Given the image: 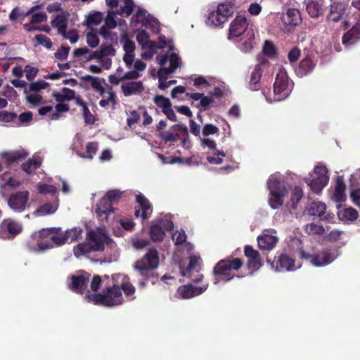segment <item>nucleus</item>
Returning <instances> with one entry per match:
<instances>
[{
  "label": "nucleus",
  "instance_id": "f257e3e1",
  "mask_svg": "<svg viewBox=\"0 0 360 360\" xmlns=\"http://www.w3.org/2000/svg\"><path fill=\"white\" fill-rule=\"evenodd\" d=\"M65 244V238L62 236L59 227L43 228L34 232L26 243V247L32 252H42L49 249Z\"/></svg>",
  "mask_w": 360,
  "mask_h": 360
},
{
  "label": "nucleus",
  "instance_id": "f03ea898",
  "mask_svg": "<svg viewBox=\"0 0 360 360\" xmlns=\"http://www.w3.org/2000/svg\"><path fill=\"white\" fill-rule=\"evenodd\" d=\"M159 262V252L155 248H150L141 259L135 262L134 269L143 277L139 282L140 288H144L150 278H155L153 271L158 268Z\"/></svg>",
  "mask_w": 360,
  "mask_h": 360
},
{
  "label": "nucleus",
  "instance_id": "7ed1b4c3",
  "mask_svg": "<svg viewBox=\"0 0 360 360\" xmlns=\"http://www.w3.org/2000/svg\"><path fill=\"white\" fill-rule=\"evenodd\" d=\"M105 238L106 236L100 232L94 230L88 231L85 241L74 248L75 256L79 257L92 252L103 251Z\"/></svg>",
  "mask_w": 360,
  "mask_h": 360
},
{
  "label": "nucleus",
  "instance_id": "20e7f679",
  "mask_svg": "<svg viewBox=\"0 0 360 360\" xmlns=\"http://www.w3.org/2000/svg\"><path fill=\"white\" fill-rule=\"evenodd\" d=\"M243 261L240 258H231V257L221 259L214 266L213 274L215 276L214 283L217 284L220 281L228 282L234 278L231 274V270H238L243 265Z\"/></svg>",
  "mask_w": 360,
  "mask_h": 360
},
{
  "label": "nucleus",
  "instance_id": "39448f33",
  "mask_svg": "<svg viewBox=\"0 0 360 360\" xmlns=\"http://www.w3.org/2000/svg\"><path fill=\"white\" fill-rule=\"evenodd\" d=\"M267 187L270 191L269 205L273 209H278L283 204L284 197L287 193L286 188L279 179L272 176L268 180Z\"/></svg>",
  "mask_w": 360,
  "mask_h": 360
},
{
  "label": "nucleus",
  "instance_id": "423d86ee",
  "mask_svg": "<svg viewBox=\"0 0 360 360\" xmlns=\"http://www.w3.org/2000/svg\"><path fill=\"white\" fill-rule=\"evenodd\" d=\"M293 82L290 81L287 72L284 70H280L276 75L274 84V93L275 99L281 101L287 98L292 91Z\"/></svg>",
  "mask_w": 360,
  "mask_h": 360
},
{
  "label": "nucleus",
  "instance_id": "0eeeda50",
  "mask_svg": "<svg viewBox=\"0 0 360 360\" xmlns=\"http://www.w3.org/2000/svg\"><path fill=\"white\" fill-rule=\"evenodd\" d=\"M328 181V169L323 165L316 166L311 178L306 179V183L315 193H320Z\"/></svg>",
  "mask_w": 360,
  "mask_h": 360
},
{
  "label": "nucleus",
  "instance_id": "6e6552de",
  "mask_svg": "<svg viewBox=\"0 0 360 360\" xmlns=\"http://www.w3.org/2000/svg\"><path fill=\"white\" fill-rule=\"evenodd\" d=\"M267 262L270 263L271 267L276 271H292L298 268L295 266V259L286 253L278 254L272 262L267 259Z\"/></svg>",
  "mask_w": 360,
  "mask_h": 360
},
{
  "label": "nucleus",
  "instance_id": "1a4fd4ad",
  "mask_svg": "<svg viewBox=\"0 0 360 360\" xmlns=\"http://www.w3.org/2000/svg\"><path fill=\"white\" fill-rule=\"evenodd\" d=\"M22 231V224L11 219H4L0 224V238L3 240H12Z\"/></svg>",
  "mask_w": 360,
  "mask_h": 360
},
{
  "label": "nucleus",
  "instance_id": "9d476101",
  "mask_svg": "<svg viewBox=\"0 0 360 360\" xmlns=\"http://www.w3.org/2000/svg\"><path fill=\"white\" fill-rule=\"evenodd\" d=\"M269 67V62L266 60H262L256 65L251 72L248 83V88L251 91H258L261 89L260 80L265 68Z\"/></svg>",
  "mask_w": 360,
  "mask_h": 360
},
{
  "label": "nucleus",
  "instance_id": "9b49d317",
  "mask_svg": "<svg viewBox=\"0 0 360 360\" xmlns=\"http://www.w3.org/2000/svg\"><path fill=\"white\" fill-rule=\"evenodd\" d=\"M244 255L248 259L247 268L252 271H257L264 265L259 252L252 246L246 245L244 247Z\"/></svg>",
  "mask_w": 360,
  "mask_h": 360
},
{
  "label": "nucleus",
  "instance_id": "f8f14e48",
  "mask_svg": "<svg viewBox=\"0 0 360 360\" xmlns=\"http://www.w3.org/2000/svg\"><path fill=\"white\" fill-rule=\"evenodd\" d=\"M208 287V284L195 287L192 284L182 285L179 287L175 297L179 299L188 300L202 294Z\"/></svg>",
  "mask_w": 360,
  "mask_h": 360
},
{
  "label": "nucleus",
  "instance_id": "ddd939ff",
  "mask_svg": "<svg viewBox=\"0 0 360 360\" xmlns=\"http://www.w3.org/2000/svg\"><path fill=\"white\" fill-rule=\"evenodd\" d=\"M29 195L30 193L27 191H18L10 195L8 204L14 211L22 212L26 208Z\"/></svg>",
  "mask_w": 360,
  "mask_h": 360
},
{
  "label": "nucleus",
  "instance_id": "4468645a",
  "mask_svg": "<svg viewBox=\"0 0 360 360\" xmlns=\"http://www.w3.org/2000/svg\"><path fill=\"white\" fill-rule=\"evenodd\" d=\"M90 274L84 271H79L70 277L71 283L69 288L75 292L82 294L89 280Z\"/></svg>",
  "mask_w": 360,
  "mask_h": 360
},
{
  "label": "nucleus",
  "instance_id": "2eb2a0df",
  "mask_svg": "<svg viewBox=\"0 0 360 360\" xmlns=\"http://www.w3.org/2000/svg\"><path fill=\"white\" fill-rule=\"evenodd\" d=\"M136 200L139 206L135 207L134 215L141 217L143 219H148L153 212V207L150 201L141 193L136 195Z\"/></svg>",
  "mask_w": 360,
  "mask_h": 360
},
{
  "label": "nucleus",
  "instance_id": "dca6fc26",
  "mask_svg": "<svg viewBox=\"0 0 360 360\" xmlns=\"http://www.w3.org/2000/svg\"><path fill=\"white\" fill-rule=\"evenodd\" d=\"M104 295L106 297V307H112L121 304L123 301V296L121 289L118 285L107 287L103 290Z\"/></svg>",
  "mask_w": 360,
  "mask_h": 360
},
{
  "label": "nucleus",
  "instance_id": "f3484780",
  "mask_svg": "<svg viewBox=\"0 0 360 360\" xmlns=\"http://www.w3.org/2000/svg\"><path fill=\"white\" fill-rule=\"evenodd\" d=\"M248 22L245 16L237 15L231 22L229 27V36L231 37H238L242 34H245L249 30Z\"/></svg>",
  "mask_w": 360,
  "mask_h": 360
},
{
  "label": "nucleus",
  "instance_id": "a211bd4d",
  "mask_svg": "<svg viewBox=\"0 0 360 360\" xmlns=\"http://www.w3.org/2000/svg\"><path fill=\"white\" fill-rule=\"evenodd\" d=\"M336 258L335 252L332 249H323L315 254L311 260V264L315 266H324L332 263Z\"/></svg>",
  "mask_w": 360,
  "mask_h": 360
},
{
  "label": "nucleus",
  "instance_id": "6ab92c4d",
  "mask_svg": "<svg viewBox=\"0 0 360 360\" xmlns=\"http://www.w3.org/2000/svg\"><path fill=\"white\" fill-rule=\"evenodd\" d=\"M144 85L142 81H131L123 82L121 90L124 96L141 95L144 91Z\"/></svg>",
  "mask_w": 360,
  "mask_h": 360
},
{
  "label": "nucleus",
  "instance_id": "aec40b11",
  "mask_svg": "<svg viewBox=\"0 0 360 360\" xmlns=\"http://www.w3.org/2000/svg\"><path fill=\"white\" fill-rule=\"evenodd\" d=\"M281 20L286 26L291 27L297 26L302 22L300 12L296 8H288L286 12L283 13Z\"/></svg>",
  "mask_w": 360,
  "mask_h": 360
},
{
  "label": "nucleus",
  "instance_id": "412c9836",
  "mask_svg": "<svg viewBox=\"0 0 360 360\" xmlns=\"http://www.w3.org/2000/svg\"><path fill=\"white\" fill-rule=\"evenodd\" d=\"M186 96L193 101H200L199 104L195 105L197 108H200V111L209 110L214 103L212 96H205L203 93H186Z\"/></svg>",
  "mask_w": 360,
  "mask_h": 360
},
{
  "label": "nucleus",
  "instance_id": "4be33fe9",
  "mask_svg": "<svg viewBox=\"0 0 360 360\" xmlns=\"http://www.w3.org/2000/svg\"><path fill=\"white\" fill-rule=\"evenodd\" d=\"M28 155L24 150L5 151L0 153V157L4 160L7 166L13 163H18Z\"/></svg>",
  "mask_w": 360,
  "mask_h": 360
},
{
  "label": "nucleus",
  "instance_id": "5701e85b",
  "mask_svg": "<svg viewBox=\"0 0 360 360\" xmlns=\"http://www.w3.org/2000/svg\"><path fill=\"white\" fill-rule=\"evenodd\" d=\"M360 40V21L352 27L342 37V42L345 46L352 45Z\"/></svg>",
  "mask_w": 360,
  "mask_h": 360
},
{
  "label": "nucleus",
  "instance_id": "b1692460",
  "mask_svg": "<svg viewBox=\"0 0 360 360\" xmlns=\"http://www.w3.org/2000/svg\"><path fill=\"white\" fill-rule=\"evenodd\" d=\"M112 204L105 197H103L96 204V213L102 219H107L108 216L114 212Z\"/></svg>",
  "mask_w": 360,
  "mask_h": 360
},
{
  "label": "nucleus",
  "instance_id": "393cba45",
  "mask_svg": "<svg viewBox=\"0 0 360 360\" xmlns=\"http://www.w3.org/2000/svg\"><path fill=\"white\" fill-rule=\"evenodd\" d=\"M278 239L276 236L263 234L257 238L258 246L261 250H271L277 244Z\"/></svg>",
  "mask_w": 360,
  "mask_h": 360
},
{
  "label": "nucleus",
  "instance_id": "a878e982",
  "mask_svg": "<svg viewBox=\"0 0 360 360\" xmlns=\"http://www.w3.org/2000/svg\"><path fill=\"white\" fill-rule=\"evenodd\" d=\"M346 186L342 176H338L335 181V191L333 198L335 202H342L345 200V193Z\"/></svg>",
  "mask_w": 360,
  "mask_h": 360
},
{
  "label": "nucleus",
  "instance_id": "bb28decb",
  "mask_svg": "<svg viewBox=\"0 0 360 360\" xmlns=\"http://www.w3.org/2000/svg\"><path fill=\"white\" fill-rule=\"evenodd\" d=\"M122 276V274H113L112 276V279L113 281L115 280L116 277ZM124 281L122 282L121 285L120 286L121 291L122 290L127 297H131L130 300H134L135 298L134 296H133L135 293L136 288L135 287L129 282V277L127 276H123Z\"/></svg>",
  "mask_w": 360,
  "mask_h": 360
},
{
  "label": "nucleus",
  "instance_id": "cd10ccee",
  "mask_svg": "<svg viewBox=\"0 0 360 360\" xmlns=\"http://www.w3.org/2000/svg\"><path fill=\"white\" fill-rule=\"evenodd\" d=\"M314 67L315 63H314L311 58L307 56L300 61L298 68L296 69V72L300 77H304L310 73Z\"/></svg>",
  "mask_w": 360,
  "mask_h": 360
},
{
  "label": "nucleus",
  "instance_id": "c85d7f7f",
  "mask_svg": "<svg viewBox=\"0 0 360 360\" xmlns=\"http://www.w3.org/2000/svg\"><path fill=\"white\" fill-rule=\"evenodd\" d=\"M68 15H58L51 21V25L53 27L56 28L59 34H65L67 31L68 19Z\"/></svg>",
  "mask_w": 360,
  "mask_h": 360
},
{
  "label": "nucleus",
  "instance_id": "c756f323",
  "mask_svg": "<svg viewBox=\"0 0 360 360\" xmlns=\"http://www.w3.org/2000/svg\"><path fill=\"white\" fill-rule=\"evenodd\" d=\"M340 220L345 222H352L357 219L358 212L352 207L344 208L338 212Z\"/></svg>",
  "mask_w": 360,
  "mask_h": 360
},
{
  "label": "nucleus",
  "instance_id": "7c9ffc66",
  "mask_svg": "<svg viewBox=\"0 0 360 360\" xmlns=\"http://www.w3.org/2000/svg\"><path fill=\"white\" fill-rule=\"evenodd\" d=\"M303 197V191L299 186H295L292 191L290 201L287 205L289 207L290 212L297 210V205Z\"/></svg>",
  "mask_w": 360,
  "mask_h": 360
},
{
  "label": "nucleus",
  "instance_id": "2f4dec72",
  "mask_svg": "<svg viewBox=\"0 0 360 360\" xmlns=\"http://www.w3.org/2000/svg\"><path fill=\"white\" fill-rule=\"evenodd\" d=\"M41 165V160L39 157L28 159L24 162L21 167L22 169L28 174H31L35 172Z\"/></svg>",
  "mask_w": 360,
  "mask_h": 360
},
{
  "label": "nucleus",
  "instance_id": "473e14b6",
  "mask_svg": "<svg viewBox=\"0 0 360 360\" xmlns=\"http://www.w3.org/2000/svg\"><path fill=\"white\" fill-rule=\"evenodd\" d=\"M242 50L248 53L254 47L255 44V33L252 29H250L242 39Z\"/></svg>",
  "mask_w": 360,
  "mask_h": 360
},
{
  "label": "nucleus",
  "instance_id": "72a5a7b5",
  "mask_svg": "<svg viewBox=\"0 0 360 360\" xmlns=\"http://www.w3.org/2000/svg\"><path fill=\"white\" fill-rule=\"evenodd\" d=\"M224 22V17L217 10L211 11L206 19V24L209 26L219 27Z\"/></svg>",
  "mask_w": 360,
  "mask_h": 360
},
{
  "label": "nucleus",
  "instance_id": "f704fd0d",
  "mask_svg": "<svg viewBox=\"0 0 360 360\" xmlns=\"http://www.w3.org/2000/svg\"><path fill=\"white\" fill-rule=\"evenodd\" d=\"M308 214L312 216L321 217L326 210V205L321 202H312L307 208Z\"/></svg>",
  "mask_w": 360,
  "mask_h": 360
},
{
  "label": "nucleus",
  "instance_id": "c9c22d12",
  "mask_svg": "<svg viewBox=\"0 0 360 360\" xmlns=\"http://www.w3.org/2000/svg\"><path fill=\"white\" fill-rule=\"evenodd\" d=\"M165 236V233L162 226L159 224H153L150 229V237L155 242H161Z\"/></svg>",
  "mask_w": 360,
  "mask_h": 360
},
{
  "label": "nucleus",
  "instance_id": "e433bc0d",
  "mask_svg": "<svg viewBox=\"0 0 360 360\" xmlns=\"http://www.w3.org/2000/svg\"><path fill=\"white\" fill-rule=\"evenodd\" d=\"M124 3L123 6H120V9L116 11L117 15L128 17L131 15L135 8V4L133 0H121Z\"/></svg>",
  "mask_w": 360,
  "mask_h": 360
},
{
  "label": "nucleus",
  "instance_id": "4c0bfd02",
  "mask_svg": "<svg viewBox=\"0 0 360 360\" xmlns=\"http://www.w3.org/2000/svg\"><path fill=\"white\" fill-rule=\"evenodd\" d=\"M85 300L88 302H92L94 304L102 305L106 307L107 300L104 295L103 291L102 293H92L85 295Z\"/></svg>",
  "mask_w": 360,
  "mask_h": 360
},
{
  "label": "nucleus",
  "instance_id": "58836bf2",
  "mask_svg": "<svg viewBox=\"0 0 360 360\" xmlns=\"http://www.w3.org/2000/svg\"><path fill=\"white\" fill-rule=\"evenodd\" d=\"M81 79L84 82H90L91 88L94 89L96 91H97L99 89H101L103 83L105 84H106L103 78L92 77L89 75L82 77Z\"/></svg>",
  "mask_w": 360,
  "mask_h": 360
},
{
  "label": "nucleus",
  "instance_id": "ea45409f",
  "mask_svg": "<svg viewBox=\"0 0 360 360\" xmlns=\"http://www.w3.org/2000/svg\"><path fill=\"white\" fill-rule=\"evenodd\" d=\"M82 229L81 228H73L65 231H62V236L65 238V243L67 242L72 243L77 240L82 235Z\"/></svg>",
  "mask_w": 360,
  "mask_h": 360
},
{
  "label": "nucleus",
  "instance_id": "a19ab883",
  "mask_svg": "<svg viewBox=\"0 0 360 360\" xmlns=\"http://www.w3.org/2000/svg\"><path fill=\"white\" fill-rule=\"evenodd\" d=\"M307 11L312 18H318L322 14V7L317 1H311L307 5Z\"/></svg>",
  "mask_w": 360,
  "mask_h": 360
},
{
  "label": "nucleus",
  "instance_id": "79ce46f5",
  "mask_svg": "<svg viewBox=\"0 0 360 360\" xmlns=\"http://www.w3.org/2000/svg\"><path fill=\"white\" fill-rule=\"evenodd\" d=\"M172 130L174 131H177L178 132L176 134H179V139H181L182 142L184 143H185L186 141L189 138L188 128H187V127L186 125L179 124H174L172 127Z\"/></svg>",
  "mask_w": 360,
  "mask_h": 360
},
{
  "label": "nucleus",
  "instance_id": "37998d69",
  "mask_svg": "<svg viewBox=\"0 0 360 360\" xmlns=\"http://www.w3.org/2000/svg\"><path fill=\"white\" fill-rule=\"evenodd\" d=\"M48 86L49 83L44 80H39L36 82L30 83L28 86V89L25 88L24 89V93L27 94L28 92H39L41 89H46Z\"/></svg>",
  "mask_w": 360,
  "mask_h": 360
},
{
  "label": "nucleus",
  "instance_id": "c03bdc74",
  "mask_svg": "<svg viewBox=\"0 0 360 360\" xmlns=\"http://www.w3.org/2000/svg\"><path fill=\"white\" fill-rule=\"evenodd\" d=\"M217 11L221 14V16L224 17L225 22L227 21L228 18L233 13L232 6L226 3L219 4L217 6Z\"/></svg>",
  "mask_w": 360,
  "mask_h": 360
},
{
  "label": "nucleus",
  "instance_id": "a18cd8bd",
  "mask_svg": "<svg viewBox=\"0 0 360 360\" xmlns=\"http://www.w3.org/2000/svg\"><path fill=\"white\" fill-rule=\"evenodd\" d=\"M57 210V207L51 202L46 203L40 206L35 212L36 215H46L54 213Z\"/></svg>",
  "mask_w": 360,
  "mask_h": 360
},
{
  "label": "nucleus",
  "instance_id": "49530a36",
  "mask_svg": "<svg viewBox=\"0 0 360 360\" xmlns=\"http://www.w3.org/2000/svg\"><path fill=\"white\" fill-rule=\"evenodd\" d=\"M262 52L270 58L275 57L277 53L276 47L272 41L266 40L264 44Z\"/></svg>",
  "mask_w": 360,
  "mask_h": 360
},
{
  "label": "nucleus",
  "instance_id": "de8ad7c7",
  "mask_svg": "<svg viewBox=\"0 0 360 360\" xmlns=\"http://www.w3.org/2000/svg\"><path fill=\"white\" fill-rule=\"evenodd\" d=\"M198 258L195 256H191L189 258V263L186 268H181V273L184 276H190L191 271L196 268L198 265Z\"/></svg>",
  "mask_w": 360,
  "mask_h": 360
},
{
  "label": "nucleus",
  "instance_id": "09e8293b",
  "mask_svg": "<svg viewBox=\"0 0 360 360\" xmlns=\"http://www.w3.org/2000/svg\"><path fill=\"white\" fill-rule=\"evenodd\" d=\"M153 100L157 106L162 108V111L169 107H172V103L169 99L164 96L157 95L154 97Z\"/></svg>",
  "mask_w": 360,
  "mask_h": 360
},
{
  "label": "nucleus",
  "instance_id": "8fccbe9b",
  "mask_svg": "<svg viewBox=\"0 0 360 360\" xmlns=\"http://www.w3.org/2000/svg\"><path fill=\"white\" fill-rule=\"evenodd\" d=\"M172 239L176 245H180L186 242L187 236L185 231L181 229L180 231H175L172 236Z\"/></svg>",
  "mask_w": 360,
  "mask_h": 360
},
{
  "label": "nucleus",
  "instance_id": "3c124183",
  "mask_svg": "<svg viewBox=\"0 0 360 360\" xmlns=\"http://www.w3.org/2000/svg\"><path fill=\"white\" fill-rule=\"evenodd\" d=\"M306 231L309 234L322 235L324 233V228L321 225H318L314 223L308 224L306 225Z\"/></svg>",
  "mask_w": 360,
  "mask_h": 360
},
{
  "label": "nucleus",
  "instance_id": "603ef678",
  "mask_svg": "<svg viewBox=\"0 0 360 360\" xmlns=\"http://www.w3.org/2000/svg\"><path fill=\"white\" fill-rule=\"evenodd\" d=\"M38 191L39 193L41 194H51L52 195H55L57 191V189L55 186L49 185L46 184H39L38 185Z\"/></svg>",
  "mask_w": 360,
  "mask_h": 360
},
{
  "label": "nucleus",
  "instance_id": "864d4df0",
  "mask_svg": "<svg viewBox=\"0 0 360 360\" xmlns=\"http://www.w3.org/2000/svg\"><path fill=\"white\" fill-rule=\"evenodd\" d=\"M103 14L101 12H95L87 18V24L89 25H98L102 21Z\"/></svg>",
  "mask_w": 360,
  "mask_h": 360
},
{
  "label": "nucleus",
  "instance_id": "5fc2aeb1",
  "mask_svg": "<svg viewBox=\"0 0 360 360\" xmlns=\"http://www.w3.org/2000/svg\"><path fill=\"white\" fill-rule=\"evenodd\" d=\"M159 137L165 143L176 142L179 139V134H174L172 131L161 132Z\"/></svg>",
  "mask_w": 360,
  "mask_h": 360
},
{
  "label": "nucleus",
  "instance_id": "6e6d98bb",
  "mask_svg": "<svg viewBox=\"0 0 360 360\" xmlns=\"http://www.w3.org/2000/svg\"><path fill=\"white\" fill-rule=\"evenodd\" d=\"M98 148V144L97 142H89L87 143L86 147V155L85 158L90 160L93 159L94 155L96 154Z\"/></svg>",
  "mask_w": 360,
  "mask_h": 360
},
{
  "label": "nucleus",
  "instance_id": "4d7b16f0",
  "mask_svg": "<svg viewBox=\"0 0 360 360\" xmlns=\"http://www.w3.org/2000/svg\"><path fill=\"white\" fill-rule=\"evenodd\" d=\"M34 39L39 44L46 47L48 49H50L53 46L51 39L44 34H37Z\"/></svg>",
  "mask_w": 360,
  "mask_h": 360
},
{
  "label": "nucleus",
  "instance_id": "13d9d810",
  "mask_svg": "<svg viewBox=\"0 0 360 360\" xmlns=\"http://www.w3.org/2000/svg\"><path fill=\"white\" fill-rule=\"evenodd\" d=\"M115 14H117L116 11H108L105 18V25L110 30H112L117 26V22L115 19Z\"/></svg>",
  "mask_w": 360,
  "mask_h": 360
},
{
  "label": "nucleus",
  "instance_id": "bf43d9fd",
  "mask_svg": "<svg viewBox=\"0 0 360 360\" xmlns=\"http://www.w3.org/2000/svg\"><path fill=\"white\" fill-rule=\"evenodd\" d=\"M17 115L14 112H9L7 111L0 112V122H16Z\"/></svg>",
  "mask_w": 360,
  "mask_h": 360
},
{
  "label": "nucleus",
  "instance_id": "052dcab7",
  "mask_svg": "<svg viewBox=\"0 0 360 360\" xmlns=\"http://www.w3.org/2000/svg\"><path fill=\"white\" fill-rule=\"evenodd\" d=\"M70 48L68 46L62 45L55 53V57L60 60L67 59Z\"/></svg>",
  "mask_w": 360,
  "mask_h": 360
},
{
  "label": "nucleus",
  "instance_id": "680f3d73",
  "mask_svg": "<svg viewBox=\"0 0 360 360\" xmlns=\"http://www.w3.org/2000/svg\"><path fill=\"white\" fill-rule=\"evenodd\" d=\"M100 53L102 58L105 56H113L115 54V50L112 44L101 45L100 47Z\"/></svg>",
  "mask_w": 360,
  "mask_h": 360
},
{
  "label": "nucleus",
  "instance_id": "e2e57ef3",
  "mask_svg": "<svg viewBox=\"0 0 360 360\" xmlns=\"http://www.w3.org/2000/svg\"><path fill=\"white\" fill-rule=\"evenodd\" d=\"M105 87L107 89V93L108 94V96L107 97L105 101H107L109 104L111 103L112 108H115V105H117V96L115 93L112 91V88L111 86L108 85V84H105Z\"/></svg>",
  "mask_w": 360,
  "mask_h": 360
},
{
  "label": "nucleus",
  "instance_id": "0e129e2a",
  "mask_svg": "<svg viewBox=\"0 0 360 360\" xmlns=\"http://www.w3.org/2000/svg\"><path fill=\"white\" fill-rule=\"evenodd\" d=\"M122 192L119 190L108 191L104 195L112 204H114L117 200L121 198Z\"/></svg>",
  "mask_w": 360,
  "mask_h": 360
},
{
  "label": "nucleus",
  "instance_id": "69168bd1",
  "mask_svg": "<svg viewBox=\"0 0 360 360\" xmlns=\"http://www.w3.org/2000/svg\"><path fill=\"white\" fill-rule=\"evenodd\" d=\"M86 43L91 48H96L99 44V39L96 33L92 32L86 34Z\"/></svg>",
  "mask_w": 360,
  "mask_h": 360
},
{
  "label": "nucleus",
  "instance_id": "338daca9",
  "mask_svg": "<svg viewBox=\"0 0 360 360\" xmlns=\"http://www.w3.org/2000/svg\"><path fill=\"white\" fill-rule=\"evenodd\" d=\"M32 120V113L30 111L21 113L17 116L16 124H26Z\"/></svg>",
  "mask_w": 360,
  "mask_h": 360
},
{
  "label": "nucleus",
  "instance_id": "774afa93",
  "mask_svg": "<svg viewBox=\"0 0 360 360\" xmlns=\"http://www.w3.org/2000/svg\"><path fill=\"white\" fill-rule=\"evenodd\" d=\"M219 132V128L212 124H206L202 128V134L207 136L211 134H215Z\"/></svg>",
  "mask_w": 360,
  "mask_h": 360
}]
</instances>
